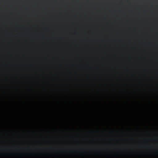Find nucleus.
Instances as JSON below:
<instances>
[{
	"label": "nucleus",
	"instance_id": "1",
	"mask_svg": "<svg viewBox=\"0 0 158 158\" xmlns=\"http://www.w3.org/2000/svg\"><path fill=\"white\" fill-rule=\"evenodd\" d=\"M12 84H10V133H12V119H24L25 118H13L12 116Z\"/></svg>",
	"mask_w": 158,
	"mask_h": 158
},
{
	"label": "nucleus",
	"instance_id": "4",
	"mask_svg": "<svg viewBox=\"0 0 158 158\" xmlns=\"http://www.w3.org/2000/svg\"><path fill=\"white\" fill-rule=\"evenodd\" d=\"M1 107L0 106V110H1Z\"/></svg>",
	"mask_w": 158,
	"mask_h": 158
},
{
	"label": "nucleus",
	"instance_id": "2",
	"mask_svg": "<svg viewBox=\"0 0 158 158\" xmlns=\"http://www.w3.org/2000/svg\"><path fill=\"white\" fill-rule=\"evenodd\" d=\"M17 110L18 111H20L22 110V108L19 106H18L17 107Z\"/></svg>",
	"mask_w": 158,
	"mask_h": 158
},
{
	"label": "nucleus",
	"instance_id": "5",
	"mask_svg": "<svg viewBox=\"0 0 158 158\" xmlns=\"http://www.w3.org/2000/svg\"><path fill=\"white\" fill-rule=\"evenodd\" d=\"M2 142V140H0V143H1V142Z\"/></svg>",
	"mask_w": 158,
	"mask_h": 158
},
{
	"label": "nucleus",
	"instance_id": "6",
	"mask_svg": "<svg viewBox=\"0 0 158 158\" xmlns=\"http://www.w3.org/2000/svg\"><path fill=\"white\" fill-rule=\"evenodd\" d=\"M10 34H12V33H10Z\"/></svg>",
	"mask_w": 158,
	"mask_h": 158
},
{
	"label": "nucleus",
	"instance_id": "3",
	"mask_svg": "<svg viewBox=\"0 0 158 158\" xmlns=\"http://www.w3.org/2000/svg\"><path fill=\"white\" fill-rule=\"evenodd\" d=\"M2 138V135L1 134H0V138Z\"/></svg>",
	"mask_w": 158,
	"mask_h": 158
}]
</instances>
